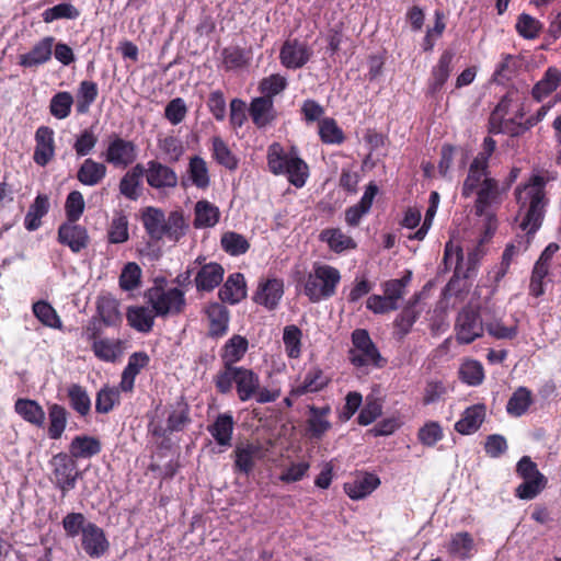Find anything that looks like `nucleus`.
Segmentation results:
<instances>
[{"label": "nucleus", "mask_w": 561, "mask_h": 561, "mask_svg": "<svg viewBox=\"0 0 561 561\" xmlns=\"http://www.w3.org/2000/svg\"><path fill=\"white\" fill-rule=\"evenodd\" d=\"M545 180L540 175H534L529 183L516 190V199L519 205V227L527 232L526 240L517 241L506 247L502 257L501 276L506 273L510 261L515 252L526 251L533 236L541 226L547 199L545 196Z\"/></svg>", "instance_id": "f257e3e1"}, {"label": "nucleus", "mask_w": 561, "mask_h": 561, "mask_svg": "<svg viewBox=\"0 0 561 561\" xmlns=\"http://www.w3.org/2000/svg\"><path fill=\"white\" fill-rule=\"evenodd\" d=\"M267 164L273 174L287 175L288 181L296 187H302L309 176V168L297 152H285L276 142L268 147Z\"/></svg>", "instance_id": "f03ea898"}, {"label": "nucleus", "mask_w": 561, "mask_h": 561, "mask_svg": "<svg viewBox=\"0 0 561 561\" xmlns=\"http://www.w3.org/2000/svg\"><path fill=\"white\" fill-rule=\"evenodd\" d=\"M218 392L226 394L233 386L241 402L249 401L259 390L260 377L252 369L239 366L230 370H219L214 378Z\"/></svg>", "instance_id": "7ed1b4c3"}, {"label": "nucleus", "mask_w": 561, "mask_h": 561, "mask_svg": "<svg viewBox=\"0 0 561 561\" xmlns=\"http://www.w3.org/2000/svg\"><path fill=\"white\" fill-rule=\"evenodd\" d=\"M341 282V273L337 268L322 263H314L312 271L304 282V294L312 302H319L331 298L336 293Z\"/></svg>", "instance_id": "20e7f679"}, {"label": "nucleus", "mask_w": 561, "mask_h": 561, "mask_svg": "<svg viewBox=\"0 0 561 561\" xmlns=\"http://www.w3.org/2000/svg\"><path fill=\"white\" fill-rule=\"evenodd\" d=\"M351 364L364 373L370 368H381L386 365L379 350L364 329H356L352 333V347L348 351Z\"/></svg>", "instance_id": "39448f33"}, {"label": "nucleus", "mask_w": 561, "mask_h": 561, "mask_svg": "<svg viewBox=\"0 0 561 561\" xmlns=\"http://www.w3.org/2000/svg\"><path fill=\"white\" fill-rule=\"evenodd\" d=\"M145 298L154 314L161 318L181 313L186 305L184 291L176 287L153 286L146 291Z\"/></svg>", "instance_id": "423d86ee"}, {"label": "nucleus", "mask_w": 561, "mask_h": 561, "mask_svg": "<svg viewBox=\"0 0 561 561\" xmlns=\"http://www.w3.org/2000/svg\"><path fill=\"white\" fill-rule=\"evenodd\" d=\"M516 473L523 482L515 489V496L520 500H533L547 486L548 479L538 470L529 456H523L516 465Z\"/></svg>", "instance_id": "0eeeda50"}, {"label": "nucleus", "mask_w": 561, "mask_h": 561, "mask_svg": "<svg viewBox=\"0 0 561 561\" xmlns=\"http://www.w3.org/2000/svg\"><path fill=\"white\" fill-rule=\"evenodd\" d=\"M455 337L458 344H471L484 334L482 310L474 309L467 305L458 312L455 325Z\"/></svg>", "instance_id": "6e6552de"}, {"label": "nucleus", "mask_w": 561, "mask_h": 561, "mask_svg": "<svg viewBox=\"0 0 561 561\" xmlns=\"http://www.w3.org/2000/svg\"><path fill=\"white\" fill-rule=\"evenodd\" d=\"M84 517L82 514L72 513V535L75 528H82V548L91 558H100L108 549V541L105 538L104 531L93 525L88 524L83 526Z\"/></svg>", "instance_id": "1a4fd4ad"}, {"label": "nucleus", "mask_w": 561, "mask_h": 561, "mask_svg": "<svg viewBox=\"0 0 561 561\" xmlns=\"http://www.w3.org/2000/svg\"><path fill=\"white\" fill-rule=\"evenodd\" d=\"M104 160L115 168L125 169L137 159V146L117 135L108 139L106 150L103 152Z\"/></svg>", "instance_id": "9d476101"}, {"label": "nucleus", "mask_w": 561, "mask_h": 561, "mask_svg": "<svg viewBox=\"0 0 561 561\" xmlns=\"http://www.w3.org/2000/svg\"><path fill=\"white\" fill-rule=\"evenodd\" d=\"M444 261L446 265L453 264L455 262V274L445 288V295H447L456 293L465 287V284L461 285L460 282L461 279H467L471 276L474 270V262L472 257L469 256V266L466 271H463L462 252L458 247H454L450 242L445 247Z\"/></svg>", "instance_id": "9b49d317"}, {"label": "nucleus", "mask_w": 561, "mask_h": 561, "mask_svg": "<svg viewBox=\"0 0 561 561\" xmlns=\"http://www.w3.org/2000/svg\"><path fill=\"white\" fill-rule=\"evenodd\" d=\"M484 331L496 340H512L517 333L516 324L505 325L503 322V312L495 306H485L482 308Z\"/></svg>", "instance_id": "f8f14e48"}, {"label": "nucleus", "mask_w": 561, "mask_h": 561, "mask_svg": "<svg viewBox=\"0 0 561 561\" xmlns=\"http://www.w3.org/2000/svg\"><path fill=\"white\" fill-rule=\"evenodd\" d=\"M312 56L311 48L297 39L286 41L280 48L279 59L284 67L298 69L304 67Z\"/></svg>", "instance_id": "ddd939ff"}, {"label": "nucleus", "mask_w": 561, "mask_h": 561, "mask_svg": "<svg viewBox=\"0 0 561 561\" xmlns=\"http://www.w3.org/2000/svg\"><path fill=\"white\" fill-rule=\"evenodd\" d=\"M145 176L148 185L157 190L174 188L179 182L173 169L154 160L147 163Z\"/></svg>", "instance_id": "4468645a"}, {"label": "nucleus", "mask_w": 561, "mask_h": 561, "mask_svg": "<svg viewBox=\"0 0 561 561\" xmlns=\"http://www.w3.org/2000/svg\"><path fill=\"white\" fill-rule=\"evenodd\" d=\"M380 483V479L375 473L363 472L352 481L345 482L343 489L350 499L359 501L370 495Z\"/></svg>", "instance_id": "2eb2a0df"}, {"label": "nucleus", "mask_w": 561, "mask_h": 561, "mask_svg": "<svg viewBox=\"0 0 561 561\" xmlns=\"http://www.w3.org/2000/svg\"><path fill=\"white\" fill-rule=\"evenodd\" d=\"M249 348L248 340L239 334L232 335L222 346L220 351V359L222 368L220 370H230L237 368L239 363Z\"/></svg>", "instance_id": "dca6fc26"}, {"label": "nucleus", "mask_w": 561, "mask_h": 561, "mask_svg": "<svg viewBox=\"0 0 561 561\" xmlns=\"http://www.w3.org/2000/svg\"><path fill=\"white\" fill-rule=\"evenodd\" d=\"M455 53L450 49L443 51L437 64L432 68L428 81V92L437 93L448 80L453 71V60Z\"/></svg>", "instance_id": "f3484780"}, {"label": "nucleus", "mask_w": 561, "mask_h": 561, "mask_svg": "<svg viewBox=\"0 0 561 561\" xmlns=\"http://www.w3.org/2000/svg\"><path fill=\"white\" fill-rule=\"evenodd\" d=\"M35 142L34 161L38 165L45 167L55 153L53 129L47 126L38 127L35 133Z\"/></svg>", "instance_id": "a211bd4d"}, {"label": "nucleus", "mask_w": 561, "mask_h": 561, "mask_svg": "<svg viewBox=\"0 0 561 561\" xmlns=\"http://www.w3.org/2000/svg\"><path fill=\"white\" fill-rule=\"evenodd\" d=\"M249 113L259 128L266 127L276 118L274 101L270 98H254L250 103Z\"/></svg>", "instance_id": "6ab92c4d"}, {"label": "nucleus", "mask_w": 561, "mask_h": 561, "mask_svg": "<svg viewBox=\"0 0 561 561\" xmlns=\"http://www.w3.org/2000/svg\"><path fill=\"white\" fill-rule=\"evenodd\" d=\"M485 419V407L483 404H473L468 407L459 421L455 424V430L461 435L476 433Z\"/></svg>", "instance_id": "aec40b11"}, {"label": "nucleus", "mask_w": 561, "mask_h": 561, "mask_svg": "<svg viewBox=\"0 0 561 561\" xmlns=\"http://www.w3.org/2000/svg\"><path fill=\"white\" fill-rule=\"evenodd\" d=\"M308 433L311 438L320 439L332 426L328 419L331 413V408L329 405L322 408L310 405L308 407Z\"/></svg>", "instance_id": "412c9836"}, {"label": "nucleus", "mask_w": 561, "mask_h": 561, "mask_svg": "<svg viewBox=\"0 0 561 561\" xmlns=\"http://www.w3.org/2000/svg\"><path fill=\"white\" fill-rule=\"evenodd\" d=\"M284 294L283 282L276 278L260 284L254 300L268 309H274Z\"/></svg>", "instance_id": "4be33fe9"}, {"label": "nucleus", "mask_w": 561, "mask_h": 561, "mask_svg": "<svg viewBox=\"0 0 561 561\" xmlns=\"http://www.w3.org/2000/svg\"><path fill=\"white\" fill-rule=\"evenodd\" d=\"M54 38L45 37L26 54L20 56V65L32 68L45 64L53 54Z\"/></svg>", "instance_id": "5701e85b"}, {"label": "nucleus", "mask_w": 561, "mask_h": 561, "mask_svg": "<svg viewBox=\"0 0 561 561\" xmlns=\"http://www.w3.org/2000/svg\"><path fill=\"white\" fill-rule=\"evenodd\" d=\"M148 363L149 356L146 353L136 352L131 354L128 358L126 367L123 370L119 388L125 392L131 391L136 376L144 367L148 365Z\"/></svg>", "instance_id": "b1692460"}, {"label": "nucleus", "mask_w": 561, "mask_h": 561, "mask_svg": "<svg viewBox=\"0 0 561 561\" xmlns=\"http://www.w3.org/2000/svg\"><path fill=\"white\" fill-rule=\"evenodd\" d=\"M247 296L245 280L241 273L231 274L219 289V297L224 302L238 304Z\"/></svg>", "instance_id": "393cba45"}, {"label": "nucleus", "mask_w": 561, "mask_h": 561, "mask_svg": "<svg viewBox=\"0 0 561 561\" xmlns=\"http://www.w3.org/2000/svg\"><path fill=\"white\" fill-rule=\"evenodd\" d=\"M534 393L527 387H518L510 397L506 403V412L513 417H520L527 413L534 404Z\"/></svg>", "instance_id": "a878e982"}, {"label": "nucleus", "mask_w": 561, "mask_h": 561, "mask_svg": "<svg viewBox=\"0 0 561 561\" xmlns=\"http://www.w3.org/2000/svg\"><path fill=\"white\" fill-rule=\"evenodd\" d=\"M224 278V268L217 263H208L199 268L195 276L197 290L210 291L217 287Z\"/></svg>", "instance_id": "bb28decb"}, {"label": "nucleus", "mask_w": 561, "mask_h": 561, "mask_svg": "<svg viewBox=\"0 0 561 561\" xmlns=\"http://www.w3.org/2000/svg\"><path fill=\"white\" fill-rule=\"evenodd\" d=\"M156 317L153 309L145 306L130 307L126 313L129 325L141 333L152 330Z\"/></svg>", "instance_id": "cd10ccee"}, {"label": "nucleus", "mask_w": 561, "mask_h": 561, "mask_svg": "<svg viewBox=\"0 0 561 561\" xmlns=\"http://www.w3.org/2000/svg\"><path fill=\"white\" fill-rule=\"evenodd\" d=\"M141 219L147 233L152 239L161 240L165 236V216L161 209L147 207L142 211Z\"/></svg>", "instance_id": "c85d7f7f"}, {"label": "nucleus", "mask_w": 561, "mask_h": 561, "mask_svg": "<svg viewBox=\"0 0 561 561\" xmlns=\"http://www.w3.org/2000/svg\"><path fill=\"white\" fill-rule=\"evenodd\" d=\"M145 175V168L136 164L131 168L119 182V192L125 197L136 201L140 195L141 179Z\"/></svg>", "instance_id": "c756f323"}, {"label": "nucleus", "mask_w": 561, "mask_h": 561, "mask_svg": "<svg viewBox=\"0 0 561 561\" xmlns=\"http://www.w3.org/2000/svg\"><path fill=\"white\" fill-rule=\"evenodd\" d=\"M447 551L455 558L470 559L476 553L474 540L467 531L457 533L451 537Z\"/></svg>", "instance_id": "7c9ffc66"}, {"label": "nucleus", "mask_w": 561, "mask_h": 561, "mask_svg": "<svg viewBox=\"0 0 561 561\" xmlns=\"http://www.w3.org/2000/svg\"><path fill=\"white\" fill-rule=\"evenodd\" d=\"M261 454V446L255 444H240L236 447L234 450V466L236 468L249 474L254 468L255 460L259 458Z\"/></svg>", "instance_id": "2f4dec72"}, {"label": "nucleus", "mask_w": 561, "mask_h": 561, "mask_svg": "<svg viewBox=\"0 0 561 561\" xmlns=\"http://www.w3.org/2000/svg\"><path fill=\"white\" fill-rule=\"evenodd\" d=\"M233 417L231 414L222 413L219 414L214 422L208 427V432L214 437L216 443L220 446H230L232 432H233Z\"/></svg>", "instance_id": "473e14b6"}, {"label": "nucleus", "mask_w": 561, "mask_h": 561, "mask_svg": "<svg viewBox=\"0 0 561 561\" xmlns=\"http://www.w3.org/2000/svg\"><path fill=\"white\" fill-rule=\"evenodd\" d=\"M488 168V164L481 163L477 160L471 162L468 170V175L462 185V195L465 197H470L473 195L478 187L484 183V180L490 178Z\"/></svg>", "instance_id": "72a5a7b5"}, {"label": "nucleus", "mask_w": 561, "mask_h": 561, "mask_svg": "<svg viewBox=\"0 0 561 561\" xmlns=\"http://www.w3.org/2000/svg\"><path fill=\"white\" fill-rule=\"evenodd\" d=\"M560 82L561 71L556 67H549L541 80H539L533 88L531 94L534 99L540 102L553 91H556Z\"/></svg>", "instance_id": "f704fd0d"}, {"label": "nucleus", "mask_w": 561, "mask_h": 561, "mask_svg": "<svg viewBox=\"0 0 561 561\" xmlns=\"http://www.w3.org/2000/svg\"><path fill=\"white\" fill-rule=\"evenodd\" d=\"M15 412L26 422L42 427L45 423V412L34 400L19 399L14 405Z\"/></svg>", "instance_id": "c9c22d12"}, {"label": "nucleus", "mask_w": 561, "mask_h": 561, "mask_svg": "<svg viewBox=\"0 0 561 561\" xmlns=\"http://www.w3.org/2000/svg\"><path fill=\"white\" fill-rule=\"evenodd\" d=\"M195 228H210L214 227L220 218L219 208L208 201H198L194 208Z\"/></svg>", "instance_id": "e433bc0d"}, {"label": "nucleus", "mask_w": 561, "mask_h": 561, "mask_svg": "<svg viewBox=\"0 0 561 561\" xmlns=\"http://www.w3.org/2000/svg\"><path fill=\"white\" fill-rule=\"evenodd\" d=\"M552 105V103L541 105L536 112V114L534 116H530L525 124H516L512 121H504L501 123V126L497 131L511 134L512 136H518L526 131L528 128L538 124L541 119H543L547 113L551 110Z\"/></svg>", "instance_id": "4c0bfd02"}, {"label": "nucleus", "mask_w": 561, "mask_h": 561, "mask_svg": "<svg viewBox=\"0 0 561 561\" xmlns=\"http://www.w3.org/2000/svg\"><path fill=\"white\" fill-rule=\"evenodd\" d=\"M98 312L106 325H118L122 322L119 302L111 295H103L98 300Z\"/></svg>", "instance_id": "58836bf2"}, {"label": "nucleus", "mask_w": 561, "mask_h": 561, "mask_svg": "<svg viewBox=\"0 0 561 561\" xmlns=\"http://www.w3.org/2000/svg\"><path fill=\"white\" fill-rule=\"evenodd\" d=\"M209 320V334L221 336L228 330L229 313L226 307L220 304H213L206 310Z\"/></svg>", "instance_id": "ea45409f"}, {"label": "nucleus", "mask_w": 561, "mask_h": 561, "mask_svg": "<svg viewBox=\"0 0 561 561\" xmlns=\"http://www.w3.org/2000/svg\"><path fill=\"white\" fill-rule=\"evenodd\" d=\"M319 238L336 253L356 248L355 241L339 228L324 229L321 231Z\"/></svg>", "instance_id": "a19ab883"}, {"label": "nucleus", "mask_w": 561, "mask_h": 561, "mask_svg": "<svg viewBox=\"0 0 561 561\" xmlns=\"http://www.w3.org/2000/svg\"><path fill=\"white\" fill-rule=\"evenodd\" d=\"M501 193L502 191L496 180L492 178L484 180V183L474 192V194H477V210L482 213L485 207L497 203Z\"/></svg>", "instance_id": "79ce46f5"}, {"label": "nucleus", "mask_w": 561, "mask_h": 561, "mask_svg": "<svg viewBox=\"0 0 561 561\" xmlns=\"http://www.w3.org/2000/svg\"><path fill=\"white\" fill-rule=\"evenodd\" d=\"M327 383L328 378L323 375L322 370L312 368L306 374L304 381L291 389L290 393L294 397H300L308 392H317L323 389Z\"/></svg>", "instance_id": "37998d69"}, {"label": "nucleus", "mask_w": 561, "mask_h": 561, "mask_svg": "<svg viewBox=\"0 0 561 561\" xmlns=\"http://www.w3.org/2000/svg\"><path fill=\"white\" fill-rule=\"evenodd\" d=\"M187 173L192 184L197 188L206 190L210 184V176L206 161L199 156L190 159Z\"/></svg>", "instance_id": "c03bdc74"}, {"label": "nucleus", "mask_w": 561, "mask_h": 561, "mask_svg": "<svg viewBox=\"0 0 561 561\" xmlns=\"http://www.w3.org/2000/svg\"><path fill=\"white\" fill-rule=\"evenodd\" d=\"M106 174V168L103 163L92 159H87L78 170V180L89 186L96 185Z\"/></svg>", "instance_id": "a18cd8bd"}, {"label": "nucleus", "mask_w": 561, "mask_h": 561, "mask_svg": "<svg viewBox=\"0 0 561 561\" xmlns=\"http://www.w3.org/2000/svg\"><path fill=\"white\" fill-rule=\"evenodd\" d=\"M92 350L95 356L104 362H115L123 354L119 340L100 339L93 342Z\"/></svg>", "instance_id": "49530a36"}, {"label": "nucleus", "mask_w": 561, "mask_h": 561, "mask_svg": "<svg viewBox=\"0 0 561 561\" xmlns=\"http://www.w3.org/2000/svg\"><path fill=\"white\" fill-rule=\"evenodd\" d=\"M49 209V201L46 195H37L34 203L30 206L25 215L24 226L28 231H34L41 227V219Z\"/></svg>", "instance_id": "de8ad7c7"}, {"label": "nucleus", "mask_w": 561, "mask_h": 561, "mask_svg": "<svg viewBox=\"0 0 561 561\" xmlns=\"http://www.w3.org/2000/svg\"><path fill=\"white\" fill-rule=\"evenodd\" d=\"M213 157L220 165L233 171L238 168L239 160L229 149L228 145L218 136L211 139Z\"/></svg>", "instance_id": "09e8293b"}, {"label": "nucleus", "mask_w": 561, "mask_h": 561, "mask_svg": "<svg viewBox=\"0 0 561 561\" xmlns=\"http://www.w3.org/2000/svg\"><path fill=\"white\" fill-rule=\"evenodd\" d=\"M99 94L98 84L93 81L84 80L80 83L77 91V112L87 114L90 106L94 103Z\"/></svg>", "instance_id": "8fccbe9b"}, {"label": "nucleus", "mask_w": 561, "mask_h": 561, "mask_svg": "<svg viewBox=\"0 0 561 561\" xmlns=\"http://www.w3.org/2000/svg\"><path fill=\"white\" fill-rule=\"evenodd\" d=\"M101 450V443L98 438L87 435L72 438V457L91 458Z\"/></svg>", "instance_id": "3c124183"}, {"label": "nucleus", "mask_w": 561, "mask_h": 561, "mask_svg": "<svg viewBox=\"0 0 561 561\" xmlns=\"http://www.w3.org/2000/svg\"><path fill=\"white\" fill-rule=\"evenodd\" d=\"M220 244L225 252L233 256L244 254L250 248L245 237L234 231L225 232L221 236Z\"/></svg>", "instance_id": "603ef678"}, {"label": "nucleus", "mask_w": 561, "mask_h": 561, "mask_svg": "<svg viewBox=\"0 0 561 561\" xmlns=\"http://www.w3.org/2000/svg\"><path fill=\"white\" fill-rule=\"evenodd\" d=\"M70 459L65 454L55 456L51 460L54 468V479L62 491H67L70 486Z\"/></svg>", "instance_id": "864d4df0"}, {"label": "nucleus", "mask_w": 561, "mask_h": 561, "mask_svg": "<svg viewBox=\"0 0 561 561\" xmlns=\"http://www.w3.org/2000/svg\"><path fill=\"white\" fill-rule=\"evenodd\" d=\"M522 65L523 61L518 56L504 55L494 71V79L501 83L510 80L516 75Z\"/></svg>", "instance_id": "5fc2aeb1"}, {"label": "nucleus", "mask_w": 561, "mask_h": 561, "mask_svg": "<svg viewBox=\"0 0 561 561\" xmlns=\"http://www.w3.org/2000/svg\"><path fill=\"white\" fill-rule=\"evenodd\" d=\"M107 237L111 243H123L128 240V220L125 215L117 214L113 217L107 230Z\"/></svg>", "instance_id": "6e6d98bb"}, {"label": "nucleus", "mask_w": 561, "mask_h": 561, "mask_svg": "<svg viewBox=\"0 0 561 561\" xmlns=\"http://www.w3.org/2000/svg\"><path fill=\"white\" fill-rule=\"evenodd\" d=\"M319 135L325 144H341L344 140L342 129L333 118L325 117L319 123Z\"/></svg>", "instance_id": "4d7b16f0"}, {"label": "nucleus", "mask_w": 561, "mask_h": 561, "mask_svg": "<svg viewBox=\"0 0 561 561\" xmlns=\"http://www.w3.org/2000/svg\"><path fill=\"white\" fill-rule=\"evenodd\" d=\"M412 273L410 271L400 279H390L383 284V293L387 299L394 305L403 297L405 287L411 282Z\"/></svg>", "instance_id": "13d9d810"}, {"label": "nucleus", "mask_w": 561, "mask_h": 561, "mask_svg": "<svg viewBox=\"0 0 561 561\" xmlns=\"http://www.w3.org/2000/svg\"><path fill=\"white\" fill-rule=\"evenodd\" d=\"M49 426L48 435L53 439H57L61 436L66 428L67 417L64 408L54 404L49 409Z\"/></svg>", "instance_id": "bf43d9fd"}, {"label": "nucleus", "mask_w": 561, "mask_h": 561, "mask_svg": "<svg viewBox=\"0 0 561 561\" xmlns=\"http://www.w3.org/2000/svg\"><path fill=\"white\" fill-rule=\"evenodd\" d=\"M460 378L470 386H478L483 381L484 371L482 365L478 360L465 362L459 370Z\"/></svg>", "instance_id": "052dcab7"}, {"label": "nucleus", "mask_w": 561, "mask_h": 561, "mask_svg": "<svg viewBox=\"0 0 561 561\" xmlns=\"http://www.w3.org/2000/svg\"><path fill=\"white\" fill-rule=\"evenodd\" d=\"M286 78L284 76L276 73L264 78L260 82L259 89L263 94L262 98H270L273 100V98L283 92L286 89Z\"/></svg>", "instance_id": "680f3d73"}, {"label": "nucleus", "mask_w": 561, "mask_h": 561, "mask_svg": "<svg viewBox=\"0 0 561 561\" xmlns=\"http://www.w3.org/2000/svg\"><path fill=\"white\" fill-rule=\"evenodd\" d=\"M301 331L296 325H287L284 329L283 341L287 355L290 358L300 356Z\"/></svg>", "instance_id": "e2e57ef3"}, {"label": "nucleus", "mask_w": 561, "mask_h": 561, "mask_svg": "<svg viewBox=\"0 0 561 561\" xmlns=\"http://www.w3.org/2000/svg\"><path fill=\"white\" fill-rule=\"evenodd\" d=\"M141 268L134 262L127 263L119 276V286L124 290H134L140 284Z\"/></svg>", "instance_id": "0e129e2a"}, {"label": "nucleus", "mask_w": 561, "mask_h": 561, "mask_svg": "<svg viewBox=\"0 0 561 561\" xmlns=\"http://www.w3.org/2000/svg\"><path fill=\"white\" fill-rule=\"evenodd\" d=\"M35 317L46 327L60 328V319L55 309L45 301H37L33 305Z\"/></svg>", "instance_id": "69168bd1"}, {"label": "nucleus", "mask_w": 561, "mask_h": 561, "mask_svg": "<svg viewBox=\"0 0 561 561\" xmlns=\"http://www.w3.org/2000/svg\"><path fill=\"white\" fill-rule=\"evenodd\" d=\"M516 30L524 38L533 39L538 36L541 23L529 14L523 13L517 20Z\"/></svg>", "instance_id": "338daca9"}, {"label": "nucleus", "mask_w": 561, "mask_h": 561, "mask_svg": "<svg viewBox=\"0 0 561 561\" xmlns=\"http://www.w3.org/2000/svg\"><path fill=\"white\" fill-rule=\"evenodd\" d=\"M187 114V106L182 98L171 100L164 110L165 118L172 125H179Z\"/></svg>", "instance_id": "774afa93"}]
</instances>
